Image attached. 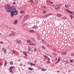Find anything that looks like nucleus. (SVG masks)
I'll list each match as a JSON object with an SVG mask.
<instances>
[{"instance_id":"nucleus-1","label":"nucleus","mask_w":74,"mask_h":74,"mask_svg":"<svg viewBox=\"0 0 74 74\" xmlns=\"http://www.w3.org/2000/svg\"><path fill=\"white\" fill-rule=\"evenodd\" d=\"M5 8L6 10L8 12H10V15L11 17H14V15L16 16L18 14V11L15 10V7H11L10 5H6L5 7Z\"/></svg>"},{"instance_id":"nucleus-2","label":"nucleus","mask_w":74,"mask_h":74,"mask_svg":"<svg viewBox=\"0 0 74 74\" xmlns=\"http://www.w3.org/2000/svg\"><path fill=\"white\" fill-rule=\"evenodd\" d=\"M13 69V70H14V69H15V68L14 67V66H11V67H10L9 68V71L11 73H13V71L12 70V69Z\"/></svg>"},{"instance_id":"nucleus-3","label":"nucleus","mask_w":74,"mask_h":74,"mask_svg":"<svg viewBox=\"0 0 74 74\" xmlns=\"http://www.w3.org/2000/svg\"><path fill=\"white\" fill-rule=\"evenodd\" d=\"M60 8V7L59 5H57L55 7V9L56 10H59Z\"/></svg>"},{"instance_id":"nucleus-4","label":"nucleus","mask_w":74,"mask_h":74,"mask_svg":"<svg viewBox=\"0 0 74 74\" xmlns=\"http://www.w3.org/2000/svg\"><path fill=\"white\" fill-rule=\"evenodd\" d=\"M38 28V26L37 25H35L32 27V29H35Z\"/></svg>"},{"instance_id":"nucleus-5","label":"nucleus","mask_w":74,"mask_h":74,"mask_svg":"<svg viewBox=\"0 0 74 74\" xmlns=\"http://www.w3.org/2000/svg\"><path fill=\"white\" fill-rule=\"evenodd\" d=\"M2 50L5 53H7V49H2Z\"/></svg>"},{"instance_id":"nucleus-6","label":"nucleus","mask_w":74,"mask_h":74,"mask_svg":"<svg viewBox=\"0 0 74 74\" xmlns=\"http://www.w3.org/2000/svg\"><path fill=\"white\" fill-rule=\"evenodd\" d=\"M29 32L31 33H34V32H35V31L33 29H30Z\"/></svg>"},{"instance_id":"nucleus-7","label":"nucleus","mask_w":74,"mask_h":74,"mask_svg":"<svg viewBox=\"0 0 74 74\" xmlns=\"http://www.w3.org/2000/svg\"><path fill=\"white\" fill-rule=\"evenodd\" d=\"M17 22H18V20H16L14 21V25L17 24Z\"/></svg>"},{"instance_id":"nucleus-8","label":"nucleus","mask_w":74,"mask_h":74,"mask_svg":"<svg viewBox=\"0 0 74 74\" xmlns=\"http://www.w3.org/2000/svg\"><path fill=\"white\" fill-rule=\"evenodd\" d=\"M28 50L29 51H32V47H28Z\"/></svg>"},{"instance_id":"nucleus-9","label":"nucleus","mask_w":74,"mask_h":74,"mask_svg":"<svg viewBox=\"0 0 74 74\" xmlns=\"http://www.w3.org/2000/svg\"><path fill=\"white\" fill-rule=\"evenodd\" d=\"M65 11H67V12H68L70 14V13L71 12V11H70V10L67 9H66V10H65Z\"/></svg>"},{"instance_id":"nucleus-10","label":"nucleus","mask_w":74,"mask_h":74,"mask_svg":"<svg viewBox=\"0 0 74 74\" xmlns=\"http://www.w3.org/2000/svg\"><path fill=\"white\" fill-rule=\"evenodd\" d=\"M29 45H35V43H33V42H32V43H30L29 44Z\"/></svg>"},{"instance_id":"nucleus-11","label":"nucleus","mask_w":74,"mask_h":74,"mask_svg":"<svg viewBox=\"0 0 74 74\" xmlns=\"http://www.w3.org/2000/svg\"><path fill=\"white\" fill-rule=\"evenodd\" d=\"M28 69H29V70H30V71L33 70V69L32 68H31L30 67H28Z\"/></svg>"},{"instance_id":"nucleus-12","label":"nucleus","mask_w":74,"mask_h":74,"mask_svg":"<svg viewBox=\"0 0 74 74\" xmlns=\"http://www.w3.org/2000/svg\"><path fill=\"white\" fill-rule=\"evenodd\" d=\"M57 16L59 17H61V16H62V15L59 14H57Z\"/></svg>"},{"instance_id":"nucleus-13","label":"nucleus","mask_w":74,"mask_h":74,"mask_svg":"<svg viewBox=\"0 0 74 74\" xmlns=\"http://www.w3.org/2000/svg\"><path fill=\"white\" fill-rule=\"evenodd\" d=\"M67 54V52H64L62 53H61L62 55H66V54Z\"/></svg>"},{"instance_id":"nucleus-14","label":"nucleus","mask_w":74,"mask_h":74,"mask_svg":"<svg viewBox=\"0 0 74 74\" xmlns=\"http://www.w3.org/2000/svg\"><path fill=\"white\" fill-rule=\"evenodd\" d=\"M12 35H13V36H14V35H15V32H12Z\"/></svg>"},{"instance_id":"nucleus-15","label":"nucleus","mask_w":74,"mask_h":74,"mask_svg":"<svg viewBox=\"0 0 74 74\" xmlns=\"http://www.w3.org/2000/svg\"><path fill=\"white\" fill-rule=\"evenodd\" d=\"M49 16V15L48 14H47L46 15H45L43 17H44V18H47V16Z\"/></svg>"},{"instance_id":"nucleus-16","label":"nucleus","mask_w":74,"mask_h":74,"mask_svg":"<svg viewBox=\"0 0 74 74\" xmlns=\"http://www.w3.org/2000/svg\"><path fill=\"white\" fill-rule=\"evenodd\" d=\"M70 14H72L73 15H74V13L73 12H71V13H70Z\"/></svg>"},{"instance_id":"nucleus-17","label":"nucleus","mask_w":74,"mask_h":74,"mask_svg":"<svg viewBox=\"0 0 74 74\" xmlns=\"http://www.w3.org/2000/svg\"><path fill=\"white\" fill-rule=\"evenodd\" d=\"M10 64L11 65H12V64H13V62H12V61H11L10 62Z\"/></svg>"},{"instance_id":"nucleus-18","label":"nucleus","mask_w":74,"mask_h":74,"mask_svg":"<svg viewBox=\"0 0 74 74\" xmlns=\"http://www.w3.org/2000/svg\"><path fill=\"white\" fill-rule=\"evenodd\" d=\"M44 58H45V59H47V58H48V56L45 55L44 56Z\"/></svg>"},{"instance_id":"nucleus-19","label":"nucleus","mask_w":74,"mask_h":74,"mask_svg":"<svg viewBox=\"0 0 74 74\" xmlns=\"http://www.w3.org/2000/svg\"><path fill=\"white\" fill-rule=\"evenodd\" d=\"M23 12H25V11H20V13L21 14H23Z\"/></svg>"},{"instance_id":"nucleus-20","label":"nucleus","mask_w":74,"mask_h":74,"mask_svg":"<svg viewBox=\"0 0 74 74\" xmlns=\"http://www.w3.org/2000/svg\"><path fill=\"white\" fill-rule=\"evenodd\" d=\"M58 62H60V57H59L58 59Z\"/></svg>"},{"instance_id":"nucleus-21","label":"nucleus","mask_w":74,"mask_h":74,"mask_svg":"<svg viewBox=\"0 0 74 74\" xmlns=\"http://www.w3.org/2000/svg\"><path fill=\"white\" fill-rule=\"evenodd\" d=\"M46 12H47V11H45L42 12V14H45Z\"/></svg>"},{"instance_id":"nucleus-22","label":"nucleus","mask_w":74,"mask_h":74,"mask_svg":"<svg viewBox=\"0 0 74 74\" xmlns=\"http://www.w3.org/2000/svg\"><path fill=\"white\" fill-rule=\"evenodd\" d=\"M70 16L71 19H73V16L71 15H70Z\"/></svg>"},{"instance_id":"nucleus-23","label":"nucleus","mask_w":74,"mask_h":74,"mask_svg":"<svg viewBox=\"0 0 74 74\" xmlns=\"http://www.w3.org/2000/svg\"><path fill=\"white\" fill-rule=\"evenodd\" d=\"M23 16V15H22L21 16H20L19 17V19H21V18H22V17Z\"/></svg>"},{"instance_id":"nucleus-24","label":"nucleus","mask_w":74,"mask_h":74,"mask_svg":"<svg viewBox=\"0 0 74 74\" xmlns=\"http://www.w3.org/2000/svg\"><path fill=\"white\" fill-rule=\"evenodd\" d=\"M70 62H71V63H73V60H72L71 59L70 60Z\"/></svg>"},{"instance_id":"nucleus-25","label":"nucleus","mask_w":74,"mask_h":74,"mask_svg":"<svg viewBox=\"0 0 74 74\" xmlns=\"http://www.w3.org/2000/svg\"><path fill=\"white\" fill-rule=\"evenodd\" d=\"M37 38L38 40H39L40 38V37H39V36H37Z\"/></svg>"},{"instance_id":"nucleus-26","label":"nucleus","mask_w":74,"mask_h":74,"mask_svg":"<svg viewBox=\"0 0 74 74\" xmlns=\"http://www.w3.org/2000/svg\"><path fill=\"white\" fill-rule=\"evenodd\" d=\"M18 42V44H21L22 43V42H21V41H20Z\"/></svg>"},{"instance_id":"nucleus-27","label":"nucleus","mask_w":74,"mask_h":74,"mask_svg":"<svg viewBox=\"0 0 74 74\" xmlns=\"http://www.w3.org/2000/svg\"><path fill=\"white\" fill-rule=\"evenodd\" d=\"M42 48L44 49H46L45 47H44V46H42Z\"/></svg>"},{"instance_id":"nucleus-28","label":"nucleus","mask_w":74,"mask_h":74,"mask_svg":"<svg viewBox=\"0 0 74 74\" xmlns=\"http://www.w3.org/2000/svg\"><path fill=\"white\" fill-rule=\"evenodd\" d=\"M30 42V40L29 39H28L27 40V42H28V43H30V42Z\"/></svg>"},{"instance_id":"nucleus-29","label":"nucleus","mask_w":74,"mask_h":74,"mask_svg":"<svg viewBox=\"0 0 74 74\" xmlns=\"http://www.w3.org/2000/svg\"><path fill=\"white\" fill-rule=\"evenodd\" d=\"M47 47H48V48H49L50 47V46H49V45H47Z\"/></svg>"},{"instance_id":"nucleus-30","label":"nucleus","mask_w":74,"mask_h":74,"mask_svg":"<svg viewBox=\"0 0 74 74\" xmlns=\"http://www.w3.org/2000/svg\"><path fill=\"white\" fill-rule=\"evenodd\" d=\"M63 19H67V17H63Z\"/></svg>"},{"instance_id":"nucleus-31","label":"nucleus","mask_w":74,"mask_h":74,"mask_svg":"<svg viewBox=\"0 0 74 74\" xmlns=\"http://www.w3.org/2000/svg\"><path fill=\"white\" fill-rule=\"evenodd\" d=\"M53 51H54V52H56V50L54 49H53Z\"/></svg>"},{"instance_id":"nucleus-32","label":"nucleus","mask_w":74,"mask_h":74,"mask_svg":"<svg viewBox=\"0 0 74 74\" xmlns=\"http://www.w3.org/2000/svg\"><path fill=\"white\" fill-rule=\"evenodd\" d=\"M42 42H43V43L44 44L45 43V41L44 40H42Z\"/></svg>"},{"instance_id":"nucleus-33","label":"nucleus","mask_w":74,"mask_h":74,"mask_svg":"<svg viewBox=\"0 0 74 74\" xmlns=\"http://www.w3.org/2000/svg\"><path fill=\"white\" fill-rule=\"evenodd\" d=\"M30 64L31 65V66H33L34 64H33V63H30Z\"/></svg>"},{"instance_id":"nucleus-34","label":"nucleus","mask_w":74,"mask_h":74,"mask_svg":"<svg viewBox=\"0 0 74 74\" xmlns=\"http://www.w3.org/2000/svg\"><path fill=\"white\" fill-rule=\"evenodd\" d=\"M4 66H6L7 65V62H5L4 64Z\"/></svg>"},{"instance_id":"nucleus-35","label":"nucleus","mask_w":74,"mask_h":74,"mask_svg":"<svg viewBox=\"0 0 74 74\" xmlns=\"http://www.w3.org/2000/svg\"><path fill=\"white\" fill-rule=\"evenodd\" d=\"M32 40H33V41H35V39H34L33 38H32Z\"/></svg>"},{"instance_id":"nucleus-36","label":"nucleus","mask_w":74,"mask_h":74,"mask_svg":"<svg viewBox=\"0 0 74 74\" xmlns=\"http://www.w3.org/2000/svg\"><path fill=\"white\" fill-rule=\"evenodd\" d=\"M48 14L49 15H49H52V13H50Z\"/></svg>"},{"instance_id":"nucleus-37","label":"nucleus","mask_w":74,"mask_h":74,"mask_svg":"<svg viewBox=\"0 0 74 74\" xmlns=\"http://www.w3.org/2000/svg\"><path fill=\"white\" fill-rule=\"evenodd\" d=\"M25 55L26 56V57H27V54H25Z\"/></svg>"},{"instance_id":"nucleus-38","label":"nucleus","mask_w":74,"mask_h":74,"mask_svg":"<svg viewBox=\"0 0 74 74\" xmlns=\"http://www.w3.org/2000/svg\"><path fill=\"white\" fill-rule=\"evenodd\" d=\"M65 7H66V8H67V5H65Z\"/></svg>"},{"instance_id":"nucleus-39","label":"nucleus","mask_w":74,"mask_h":74,"mask_svg":"<svg viewBox=\"0 0 74 74\" xmlns=\"http://www.w3.org/2000/svg\"><path fill=\"white\" fill-rule=\"evenodd\" d=\"M36 2L37 3L38 2V0H35Z\"/></svg>"},{"instance_id":"nucleus-40","label":"nucleus","mask_w":74,"mask_h":74,"mask_svg":"<svg viewBox=\"0 0 74 74\" xmlns=\"http://www.w3.org/2000/svg\"><path fill=\"white\" fill-rule=\"evenodd\" d=\"M59 6L60 5V6H62V4H59Z\"/></svg>"},{"instance_id":"nucleus-41","label":"nucleus","mask_w":74,"mask_h":74,"mask_svg":"<svg viewBox=\"0 0 74 74\" xmlns=\"http://www.w3.org/2000/svg\"><path fill=\"white\" fill-rule=\"evenodd\" d=\"M53 54H54L55 55H57V54L56 53H54Z\"/></svg>"},{"instance_id":"nucleus-42","label":"nucleus","mask_w":74,"mask_h":74,"mask_svg":"<svg viewBox=\"0 0 74 74\" xmlns=\"http://www.w3.org/2000/svg\"><path fill=\"white\" fill-rule=\"evenodd\" d=\"M71 55H72V56H74V54L73 53H72L71 54Z\"/></svg>"},{"instance_id":"nucleus-43","label":"nucleus","mask_w":74,"mask_h":74,"mask_svg":"<svg viewBox=\"0 0 74 74\" xmlns=\"http://www.w3.org/2000/svg\"><path fill=\"white\" fill-rule=\"evenodd\" d=\"M41 70H42V71H44V69H41Z\"/></svg>"},{"instance_id":"nucleus-44","label":"nucleus","mask_w":74,"mask_h":74,"mask_svg":"<svg viewBox=\"0 0 74 74\" xmlns=\"http://www.w3.org/2000/svg\"><path fill=\"white\" fill-rule=\"evenodd\" d=\"M27 18V17H26V16H24V18L25 19H26V18Z\"/></svg>"},{"instance_id":"nucleus-45","label":"nucleus","mask_w":74,"mask_h":74,"mask_svg":"<svg viewBox=\"0 0 74 74\" xmlns=\"http://www.w3.org/2000/svg\"><path fill=\"white\" fill-rule=\"evenodd\" d=\"M26 17H28V16H29V15H28V14H27V15H26V16H25Z\"/></svg>"},{"instance_id":"nucleus-46","label":"nucleus","mask_w":74,"mask_h":74,"mask_svg":"<svg viewBox=\"0 0 74 74\" xmlns=\"http://www.w3.org/2000/svg\"><path fill=\"white\" fill-rule=\"evenodd\" d=\"M18 41H19V40H16V42H18Z\"/></svg>"},{"instance_id":"nucleus-47","label":"nucleus","mask_w":74,"mask_h":74,"mask_svg":"<svg viewBox=\"0 0 74 74\" xmlns=\"http://www.w3.org/2000/svg\"><path fill=\"white\" fill-rule=\"evenodd\" d=\"M47 62L48 63H50V62H49V61H48Z\"/></svg>"},{"instance_id":"nucleus-48","label":"nucleus","mask_w":74,"mask_h":74,"mask_svg":"<svg viewBox=\"0 0 74 74\" xmlns=\"http://www.w3.org/2000/svg\"><path fill=\"white\" fill-rule=\"evenodd\" d=\"M34 51H37V49H34Z\"/></svg>"},{"instance_id":"nucleus-49","label":"nucleus","mask_w":74,"mask_h":74,"mask_svg":"<svg viewBox=\"0 0 74 74\" xmlns=\"http://www.w3.org/2000/svg\"><path fill=\"white\" fill-rule=\"evenodd\" d=\"M13 4L14 5H15V2H13Z\"/></svg>"},{"instance_id":"nucleus-50","label":"nucleus","mask_w":74,"mask_h":74,"mask_svg":"<svg viewBox=\"0 0 74 74\" xmlns=\"http://www.w3.org/2000/svg\"><path fill=\"white\" fill-rule=\"evenodd\" d=\"M2 64H3L2 63H0V65H1V66H2Z\"/></svg>"},{"instance_id":"nucleus-51","label":"nucleus","mask_w":74,"mask_h":74,"mask_svg":"<svg viewBox=\"0 0 74 74\" xmlns=\"http://www.w3.org/2000/svg\"><path fill=\"white\" fill-rule=\"evenodd\" d=\"M25 51H24V52H23V54H25Z\"/></svg>"},{"instance_id":"nucleus-52","label":"nucleus","mask_w":74,"mask_h":74,"mask_svg":"<svg viewBox=\"0 0 74 74\" xmlns=\"http://www.w3.org/2000/svg\"><path fill=\"white\" fill-rule=\"evenodd\" d=\"M12 53H15V51H13L12 52Z\"/></svg>"},{"instance_id":"nucleus-53","label":"nucleus","mask_w":74,"mask_h":74,"mask_svg":"<svg viewBox=\"0 0 74 74\" xmlns=\"http://www.w3.org/2000/svg\"><path fill=\"white\" fill-rule=\"evenodd\" d=\"M26 23H24V24H23V25L24 26V25H26Z\"/></svg>"},{"instance_id":"nucleus-54","label":"nucleus","mask_w":74,"mask_h":74,"mask_svg":"<svg viewBox=\"0 0 74 74\" xmlns=\"http://www.w3.org/2000/svg\"><path fill=\"white\" fill-rule=\"evenodd\" d=\"M33 66H36V65H35V64H33Z\"/></svg>"},{"instance_id":"nucleus-55","label":"nucleus","mask_w":74,"mask_h":74,"mask_svg":"<svg viewBox=\"0 0 74 74\" xmlns=\"http://www.w3.org/2000/svg\"><path fill=\"white\" fill-rule=\"evenodd\" d=\"M35 62H36V63H37V61H35Z\"/></svg>"},{"instance_id":"nucleus-56","label":"nucleus","mask_w":74,"mask_h":74,"mask_svg":"<svg viewBox=\"0 0 74 74\" xmlns=\"http://www.w3.org/2000/svg\"><path fill=\"white\" fill-rule=\"evenodd\" d=\"M29 73H32V72H31V71H29Z\"/></svg>"},{"instance_id":"nucleus-57","label":"nucleus","mask_w":74,"mask_h":74,"mask_svg":"<svg viewBox=\"0 0 74 74\" xmlns=\"http://www.w3.org/2000/svg\"><path fill=\"white\" fill-rule=\"evenodd\" d=\"M48 60H50V59L48 58Z\"/></svg>"},{"instance_id":"nucleus-58","label":"nucleus","mask_w":74,"mask_h":74,"mask_svg":"<svg viewBox=\"0 0 74 74\" xmlns=\"http://www.w3.org/2000/svg\"><path fill=\"white\" fill-rule=\"evenodd\" d=\"M56 63H59V62L57 61Z\"/></svg>"},{"instance_id":"nucleus-59","label":"nucleus","mask_w":74,"mask_h":74,"mask_svg":"<svg viewBox=\"0 0 74 74\" xmlns=\"http://www.w3.org/2000/svg\"><path fill=\"white\" fill-rule=\"evenodd\" d=\"M3 42H0V43H3Z\"/></svg>"},{"instance_id":"nucleus-60","label":"nucleus","mask_w":74,"mask_h":74,"mask_svg":"<svg viewBox=\"0 0 74 74\" xmlns=\"http://www.w3.org/2000/svg\"><path fill=\"white\" fill-rule=\"evenodd\" d=\"M66 63H68V62H66Z\"/></svg>"},{"instance_id":"nucleus-61","label":"nucleus","mask_w":74,"mask_h":74,"mask_svg":"<svg viewBox=\"0 0 74 74\" xmlns=\"http://www.w3.org/2000/svg\"><path fill=\"white\" fill-rule=\"evenodd\" d=\"M44 8H45V6H44Z\"/></svg>"},{"instance_id":"nucleus-62","label":"nucleus","mask_w":74,"mask_h":74,"mask_svg":"<svg viewBox=\"0 0 74 74\" xmlns=\"http://www.w3.org/2000/svg\"><path fill=\"white\" fill-rule=\"evenodd\" d=\"M10 36H12V34H10Z\"/></svg>"},{"instance_id":"nucleus-63","label":"nucleus","mask_w":74,"mask_h":74,"mask_svg":"<svg viewBox=\"0 0 74 74\" xmlns=\"http://www.w3.org/2000/svg\"><path fill=\"white\" fill-rule=\"evenodd\" d=\"M1 35V34L0 33V36Z\"/></svg>"},{"instance_id":"nucleus-64","label":"nucleus","mask_w":74,"mask_h":74,"mask_svg":"<svg viewBox=\"0 0 74 74\" xmlns=\"http://www.w3.org/2000/svg\"><path fill=\"white\" fill-rule=\"evenodd\" d=\"M13 0V1H15V0Z\"/></svg>"}]
</instances>
